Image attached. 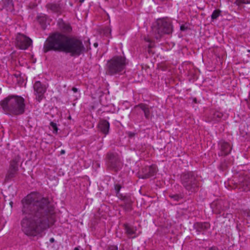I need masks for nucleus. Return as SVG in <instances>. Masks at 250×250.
<instances>
[{
  "label": "nucleus",
  "mask_w": 250,
  "mask_h": 250,
  "mask_svg": "<svg viewBox=\"0 0 250 250\" xmlns=\"http://www.w3.org/2000/svg\"><path fill=\"white\" fill-rule=\"evenodd\" d=\"M50 241L51 243L54 242V238H51L50 239Z\"/></svg>",
  "instance_id": "nucleus-34"
},
{
  "label": "nucleus",
  "mask_w": 250,
  "mask_h": 250,
  "mask_svg": "<svg viewBox=\"0 0 250 250\" xmlns=\"http://www.w3.org/2000/svg\"><path fill=\"white\" fill-rule=\"evenodd\" d=\"M99 128L100 131L105 135L108 133L109 129V123L105 120H100L99 123Z\"/></svg>",
  "instance_id": "nucleus-15"
},
{
  "label": "nucleus",
  "mask_w": 250,
  "mask_h": 250,
  "mask_svg": "<svg viewBox=\"0 0 250 250\" xmlns=\"http://www.w3.org/2000/svg\"><path fill=\"white\" fill-rule=\"evenodd\" d=\"M65 150H62L61 151V152H60V153H61V154H62H62H64L65 153Z\"/></svg>",
  "instance_id": "nucleus-33"
},
{
  "label": "nucleus",
  "mask_w": 250,
  "mask_h": 250,
  "mask_svg": "<svg viewBox=\"0 0 250 250\" xmlns=\"http://www.w3.org/2000/svg\"><path fill=\"white\" fill-rule=\"evenodd\" d=\"M108 250H118V247L116 246L112 245L108 247Z\"/></svg>",
  "instance_id": "nucleus-30"
},
{
  "label": "nucleus",
  "mask_w": 250,
  "mask_h": 250,
  "mask_svg": "<svg viewBox=\"0 0 250 250\" xmlns=\"http://www.w3.org/2000/svg\"><path fill=\"white\" fill-rule=\"evenodd\" d=\"M21 202L22 213L25 215L21 221V227L25 234L36 235L54 224V208L48 198L32 193L23 199Z\"/></svg>",
  "instance_id": "nucleus-1"
},
{
  "label": "nucleus",
  "mask_w": 250,
  "mask_h": 250,
  "mask_svg": "<svg viewBox=\"0 0 250 250\" xmlns=\"http://www.w3.org/2000/svg\"><path fill=\"white\" fill-rule=\"evenodd\" d=\"M210 224L208 222H197L194 224V228L198 232H202L210 228Z\"/></svg>",
  "instance_id": "nucleus-16"
},
{
  "label": "nucleus",
  "mask_w": 250,
  "mask_h": 250,
  "mask_svg": "<svg viewBox=\"0 0 250 250\" xmlns=\"http://www.w3.org/2000/svg\"><path fill=\"white\" fill-rule=\"evenodd\" d=\"M221 11L219 9L215 10L212 15H211V19L212 20H216L220 15Z\"/></svg>",
  "instance_id": "nucleus-25"
},
{
  "label": "nucleus",
  "mask_w": 250,
  "mask_h": 250,
  "mask_svg": "<svg viewBox=\"0 0 250 250\" xmlns=\"http://www.w3.org/2000/svg\"><path fill=\"white\" fill-rule=\"evenodd\" d=\"M213 211L214 213H216V214L221 213V212H220V211H216V210L215 209H213Z\"/></svg>",
  "instance_id": "nucleus-32"
},
{
  "label": "nucleus",
  "mask_w": 250,
  "mask_h": 250,
  "mask_svg": "<svg viewBox=\"0 0 250 250\" xmlns=\"http://www.w3.org/2000/svg\"><path fill=\"white\" fill-rule=\"evenodd\" d=\"M51 50L69 53L72 57H78L84 53L85 47L80 39L55 32L50 34L43 46L44 53Z\"/></svg>",
  "instance_id": "nucleus-2"
},
{
  "label": "nucleus",
  "mask_w": 250,
  "mask_h": 250,
  "mask_svg": "<svg viewBox=\"0 0 250 250\" xmlns=\"http://www.w3.org/2000/svg\"><path fill=\"white\" fill-rule=\"evenodd\" d=\"M84 0H80V2H83L84 1Z\"/></svg>",
  "instance_id": "nucleus-38"
},
{
  "label": "nucleus",
  "mask_w": 250,
  "mask_h": 250,
  "mask_svg": "<svg viewBox=\"0 0 250 250\" xmlns=\"http://www.w3.org/2000/svg\"><path fill=\"white\" fill-rule=\"evenodd\" d=\"M128 62L125 56H115L107 62L106 74L111 76L122 74Z\"/></svg>",
  "instance_id": "nucleus-5"
},
{
  "label": "nucleus",
  "mask_w": 250,
  "mask_h": 250,
  "mask_svg": "<svg viewBox=\"0 0 250 250\" xmlns=\"http://www.w3.org/2000/svg\"><path fill=\"white\" fill-rule=\"evenodd\" d=\"M148 47H149V48L152 47V46H151V45H150V44H149V45Z\"/></svg>",
  "instance_id": "nucleus-40"
},
{
  "label": "nucleus",
  "mask_w": 250,
  "mask_h": 250,
  "mask_svg": "<svg viewBox=\"0 0 250 250\" xmlns=\"http://www.w3.org/2000/svg\"><path fill=\"white\" fill-rule=\"evenodd\" d=\"M32 43V41L29 37L23 34L18 33L16 37V46L21 49H27Z\"/></svg>",
  "instance_id": "nucleus-9"
},
{
  "label": "nucleus",
  "mask_w": 250,
  "mask_h": 250,
  "mask_svg": "<svg viewBox=\"0 0 250 250\" xmlns=\"http://www.w3.org/2000/svg\"><path fill=\"white\" fill-rule=\"evenodd\" d=\"M47 86L42 83L40 81H36L33 85L34 94L36 100L40 102L44 97V94L46 91Z\"/></svg>",
  "instance_id": "nucleus-7"
},
{
  "label": "nucleus",
  "mask_w": 250,
  "mask_h": 250,
  "mask_svg": "<svg viewBox=\"0 0 250 250\" xmlns=\"http://www.w3.org/2000/svg\"><path fill=\"white\" fill-rule=\"evenodd\" d=\"M208 250H215V249L213 247H211L208 249Z\"/></svg>",
  "instance_id": "nucleus-35"
},
{
  "label": "nucleus",
  "mask_w": 250,
  "mask_h": 250,
  "mask_svg": "<svg viewBox=\"0 0 250 250\" xmlns=\"http://www.w3.org/2000/svg\"><path fill=\"white\" fill-rule=\"evenodd\" d=\"M181 181L185 189L191 193L197 192L201 187L199 177L193 172L182 174L181 176Z\"/></svg>",
  "instance_id": "nucleus-6"
},
{
  "label": "nucleus",
  "mask_w": 250,
  "mask_h": 250,
  "mask_svg": "<svg viewBox=\"0 0 250 250\" xmlns=\"http://www.w3.org/2000/svg\"><path fill=\"white\" fill-rule=\"evenodd\" d=\"M46 8L54 13L60 12L61 10V6L57 3H48L46 5Z\"/></svg>",
  "instance_id": "nucleus-19"
},
{
  "label": "nucleus",
  "mask_w": 250,
  "mask_h": 250,
  "mask_svg": "<svg viewBox=\"0 0 250 250\" xmlns=\"http://www.w3.org/2000/svg\"><path fill=\"white\" fill-rule=\"evenodd\" d=\"M50 125L51 127L52 128L53 132L54 133H57L58 131V127L57 126L56 124L52 122L50 123Z\"/></svg>",
  "instance_id": "nucleus-28"
},
{
  "label": "nucleus",
  "mask_w": 250,
  "mask_h": 250,
  "mask_svg": "<svg viewBox=\"0 0 250 250\" xmlns=\"http://www.w3.org/2000/svg\"><path fill=\"white\" fill-rule=\"evenodd\" d=\"M172 32V27L171 22L166 19H160L157 21L155 25L152 27L150 37L145 38V40L149 42H153L155 40L161 38L163 35L169 34Z\"/></svg>",
  "instance_id": "nucleus-4"
},
{
  "label": "nucleus",
  "mask_w": 250,
  "mask_h": 250,
  "mask_svg": "<svg viewBox=\"0 0 250 250\" xmlns=\"http://www.w3.org/2000/svg\"><path fill=\"white\" fill-rule=\"evenodd\" d=\"M194 102H196V99H195L194 100Z\"/></svg>",
  "instance_id": "nucleus-42"
},
{
  "label": "nucleus",
  "mask_w": 250,
  "mask_h": 250,
  "mask_svg": "<svg viewBox=\"0 0 250 250\" xmlns=\"http://www.w3.org/2000/svg\"><path fill=\"white\" fill-rule=\"evenodd\" d=\"M1 2L3 5V8H6L7 10L13 9V3L12 0H2Z\"/></svg>",
  "instance_id": "nucleus-20"
},
{
  "label": "nucleus",
  "mask_w": 250,
  "mask_h": 250,
  "mask_svg": "<svg viewBox=\"0 0 250 250\" xmlns=\"http://www.w3.org/2000/svg\"><path fill=\"white\" fill-rule=\"evenodd\" d=\"M124 227L126 233L128 235L131 236L132 235L134 234L135 233L136 230L134 229L133 227L129 226L127 224L124 225Z\"/></svg>",
  "instance_id": "nucleus-23"
},
{
  "label": "nucleus",
  "mask_w": 250,
  "mask_h": 250,
  "mask_svg": "<svg viewBox=\"0 0 250 250\" xmlns=\"http://www.w3.org/2000/svg\"><path fill=\"white\" fill-rule=\"evenodd\" d=\"M239 188L243 189L244 191L250 190V178L245 177L240 182Z\"/></svg>",
  "instance_id": "nucleus-18"
},
{
  "label": "nucleus",
  "mask_w": 250,
  "mask_h": 250,
  "mask_svg": "<svg viewBox=\"0 0 250 250\" xmlns=\"http://www.w3.org/2000/svg\"><path fill=\"white\" fill-rule=\"evenodd\" d=\"M122 188V186L120 184H116L114 186V188L116 192V196L118 197L119 194H122L120 193V190Z\"/></svg>",
  "instance_id": "nucleus-27"
},
{
  "label": "nucleus",
  "mask_w": 250,
  "mask_h": 250,
  "mask_svg": "<svg viewBox=\"0 0 250 250\" xmlns=\"http://www.w3.org/2000/svg\"><path fill=\"white\" fill-rule=\"evenodd\" d=\"M18 172L17 170L10 169L9 168L7 173L6 175L5 179L7 180H9L14 177L16 176L17 173Z\"/></svg>",
  "instance_id": "nucleus-21"
},
{
  "label": "nucleus",
  "mask_w": 250,
  "mask_h": 250,
  "mask_svg": "<svg viewBox=\"0 0 250 250\" xmlns=\"http://www.w3.org/2000/svg\"><path fill=\"white\" fill-rule=\"evenodd\" d=\"M94 45H95V46H97V43H95V44H94Z\"/></svg>",
  "instance_id": "nucleus-41"
},
{
  "label": "nucleus",
  "mask_w": 250,
  "mask_h": 250,
  "mask_svg": "<svg viewBox=\"0 0 250 250\" xmlns=\"http://www.w3.org/2000/svg\"><path fill=\"white\" fill-rule=\"evenodd\" d=\"M72 90L74 92H75V93H76V92H78V89H77V88H76V87H73V88H72Z\"/></svg>",
  "instance_id": "nucleus-31"
},
{
  "label": "nucleus",
  "mask_w": 250,
  "mask_h": 250,
  "mask_svg": "<svg viewBox=\"0 0 250 250\" xmlns=\"http://www.w3.org/2000/svg\"><path fill=\"white\" fill-rule=\"evenodd\" d=\"M234 4L240 7L242 4H250V0H235Z\"/></svg>",
  "instance_id": "nucleus-24"
},
{
  "label": "nucleus",
  "mask_w": 250,
  "mask_h": 250,
  "mask_svg": "<svg viewBox=\"0 0 250 250\" xmlns=\"http://www.w3.org/2000/svg\"><path fill=\"white\" fill-rule=\"evenodd\" d=\"M248 106L249 108H250V100L248 102Z\"/></svg>",
  "instance_id": "nucleus-36"
},
{
  "label": "nucleus",
  "mask_w": 250,
  "mask_h": 250,
  "mask_svg": "<svg viewBox=\"0 0 250 250\" xmlns=\"http://www.w3.org/2000/svg\"><path fill=\"white\" fill-rule=\"evenodd\" d=\"M183 29H184V27H183V26H182L181 27V30H183Z\"/></svg>",
  "instance_id": "nucleus-39"
},
{
  "label": "nucleus",
  "mask_w": 250,
  "mask_h": 250,
  "mask_svg": "<svg viewBox=\"0 0 250 250\" xmlns=\"http://www.w3.org/2000/svg\"><path fill=\"white\" fill-rule=\"evenodd\" d=\"M59 27L60 30L64 33H70L72 31V28L69 23H65L62 21L59 22Z\"/></svg>",
  "instance_id": "nucleus-17"
},
{
  "label": "nucleus",
  "mask_w": 250,
  "mask_h": 250,
  "mask_svg": "<svg viewBox=\"0 0 250 250\" xmlns=\"http://www.w3.org/2000/svg\"><path fill=\"white\" fill-rule=\"evenodd\" d=\"M169 197L174 201H178L181 197L178 194L169 195Z\"/></svg>",
  "instance_id": "nucleus-29"
},
{
  "label": "nucleus",
  "mask_w": 250,
  "mask_h": 250,
  "mask_svg": "<svg viewBox=\"0 0 250 250\" xmlns=\"http://www.w3.org/2000/svg\"><path fill=\"white\" fill-rule=\"evenodd\" d=\"M107 167L115 171H118L122 166V163L119 156L113 153L107 154Z\"/></svg>",
  "instance_id": "nucleus-8"
},
{
  "label": "nucleus",
  "mask_w": 250,
  "mask_h": 250,
  "mask_svg": "<svg viewBox=\"0 0 250 250\" xmlns=\"http://www.w3.org/2000/svg\"><path fill=\"white\" fill-rule=\"evenodd\" d=\"M118 198L122 202L119 206L122 207L125 210L129 211L132 209V205L133 203L131 197L129 195H124L119 194Z\"/></svg>",
  "instance_id": "nucleus-10"
},
{
  "label": "nucleus",
  "mask_w": 250,
  "mask_h": 250,
  "mask_svg": "<svg viewBox=\"0 0 250 250\" xmlns=\"http://www.w3.org/2000/svg\"><path fill=\"white\" fill-rule=\"evenodd\" d=\"M223 113L215 109L209 110L208 114L206 116V121L207 122L219 121L223 117Z\"/></svg>",
  "instance_id": "nucleus-13"
},
{
  "label": "nucleus",
  "mask_w": 250,
  "mask_h": 250,
  "mask_svg": "<svg viewBox=\"0 0 250 250\" xmlns=\"http://www.w3.org/2000/svg\"><path fill=\"white\" fill-rule=\"evenodd\" d=\"M102 33L106 36H108L111 33V29L108 27H105L102 29Z\"/></svg>",
  "instance_id": "nucleus-26"
},
{
  "label": "nucleus",
  "mask_w": 250,
  "mask_h": 250,
  "mask_svg": "<svg viewBox=\"0 0 250 250\" xmlns=\"http://www.w3.org/2000/svg\"><path fill=\"white\" fill-rule=\"evenodd\" d=\"M3 112L12 116L23 114L25 110L24 99L21 96L9 95L0 102Z\"/></svg>",
  "instance_id": "nucleus-3"
},
{
  "label": "nucleus",
  "mask_w": 250,
  "mask_h": 250,
  "mask_svg": "<svg viewBox=\"0 0 250 250\" xmlns=\"http://www.w3.org/2000/svg\"><path fill=\"white\" fill-rule=\"evenodd\" d=\"M74 250H79V249L78 247H76V248H75Z\"/></svg>",
  "instance_id": "nucleus-37"
},
{
  "label": "nucleus",
  "mask_w": 250,
  "mask_h": 250,
  "mask_svg": "<svg viewBox=\"0 0 250 250\" xmlns=\"http://www.w3.org/2000/svg\"><path fill=\"white\" fill-rule=\"evenodd\" d=\"M158 168L156 166L151 165L149 167H146L142 169V174L141 178L147 179L154 176L157 172Z\"/></svg>",
  "instance_id": "nucleus-11"
},
{
  "label": "nucleus",
  "mask_w": 250,
  "mask_h": 250,
  "mask_svg": "<svg viewBox=\"0 0 250 250\" xmlns=\"http://www.w3.org/2000/svg\"><path fill=\"white\" fill-rule=\"evenodd\" d=\"M18 162L19 159L17 158L12 159L10 162V166L9 168L18 170Z\"/></svg>",
  "instance_id": "nucleus-22"
},
{
  "label": "nucleus",
  "mask_w": 250,
  "mask_h": 250,
  "mask_svg": "<svg viewBox=\"0 0 250 250\" xmlns=\"http://www.w3.org/2000/svg\"><path fill=\"white\" fill-rule=\"evenodd\" d=\"M219 145L220 152L219 153L221 156H226L229 154L232 149V146L229 143L224 141H221Z\"/></svg>",
  "instance_id": "nucleus-12"
},
{
  "label": "nucleus",
  "mask_w": 250,
  "mask_h": 250,
  "mask_svg": "<svg viewBox=\"0 0 250 250\" xmlns=\"http://www.w3.org/2000/svg\"><path fill=\"white\" fill-rule=\"evenodd\" d=\"M138 108L141 109L144 111L145 116L146 119H150L152 118V108L149 107V105L141 103L134 107V109H137Z\"/></svg>",
  "instance_id": "nucleus-14"
}]
</instances>
